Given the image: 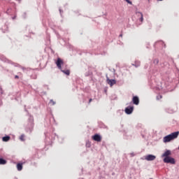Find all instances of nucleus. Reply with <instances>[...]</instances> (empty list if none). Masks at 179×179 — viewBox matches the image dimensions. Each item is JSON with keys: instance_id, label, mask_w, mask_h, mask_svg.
Here are the masks:
<instances>
[{"instance_id": "obj_18", "label": "nucleus", "mask_w": 179, "mask_h": 179, "mask_svg": "<svg viewBox=\"0 0 179 179\" xmlns=\"http://www.w3.org/2000/svg\"><path fill=\"white\" fill-rule=\"evenodd\" d=\"M15 79H18V78H19L18 76H15Z\"/></svg>"}, {"instance_id": "obj_16", "label": "nucleus", "mask_w": 179, "mask_h": 179, "mask_svg": "<svg viewBox=\"0 0 179 179\" xmlns=\"http://www.w3.org/2000/svg\"><path fill=\"white\" fill-rule=\"evenodd\" d=\"M154 63L157 64L159 63V60L157 59H155L154 60Z\"/></svg>"}, {"instance_id": "obj_15", "label": "nucleus", "mask_w": 179, "mask_h": 179, "mask_svg": "<svg viewBox=\"0 0 179 179\" xmlns=\"http://www.w3.org/2000/svg\"><path fill=\"white\" fill-rule=\"evenodd\" d=\"M20 139L22 141H24V135H22L20 138Z\"/></svg>"}, {"instance_id": "obj_19", "label": "nucleus", "mask_w": 179, "mask_h": 179, "mask_svg": "<svg viewBox=\"0 0 179 179\" xmlns=\"http://www.w3.org/2000/svg\"><path fill=\"white\" fill-rule=\"evenodd\" d=\"M92 101V98L90 99V101H89V103H90Z\"/></svg>"}, {"instance_id": "obj_5", "label": "nucleus", "mask_w": 179, "mask_h": 179, "mask_svg": "<svg viewBox=\"0 0 179 179\" xmlns=\"http://www.w3.org/2000/svg\"><path fill=\"white\" fill-rule=\"evenodd\" d=\"M134 111V106H127V108L125 109V113L127 115H130Z\"/></svg>"}, {"instance_id": "obj_8", "label": "nucleus", "mask_w": 179, "mask_h": 179, "mask_svg": "<svg viewBox=\"0 0 179 179\" xmlns=\"http://www.w3.org/2000/svg\"><path fill=\"white\" fill-rule=\"evenodd\" d=\"M132 101L134 103V104L135 105H138L139 104V99L138 96H134Z\"/></svg>"}, {"instance_id": "obj_22", "label": "nucleus", "mask_w": 179, "mask_h": 179, "mask_svg": "<svg viewBox=\"0 0 179 179\" xmlns=\"http://www.w3.org/2000/svg\"><path fill=\"white\" fill-rule=\"evenodd\" d=\"M178 149H179V147H178Z\"/></svg>"}, {"instance_id": "obj_10", "label": "nucleus", "mask_w": 179, "mask_h": 179, "mask_svg": "<svg viewBox=\"0 0 179 179\" xmlns=\"http://www.w3.org/2000/svg\"><path fill=\"white\" fill-rule=\"evenodd\" d=\"M6 164V160L0 158V165H5Z\"/></svg>"}, {"instance_id": "obj_1", "label": "nucleus", "mask_w": 179, "mask_h": 179, "mask_svg": "<svg viewBox=\"0 0 179 179\" xmlns=\"http://www.w3.org/2000/svg\"><path fill=\"white\" fill-rule=\"evenodd\" d=\"M178 135H179V131L172 133L171 134L168 135L164 138V142L169 143V142L177 138Z\"/></svg>"}, {"instance_id": "obj_11", "label": "nucleus", "mask_w": 179, "mask_h": 179, "mask_svg": "<svg viewBox=\"0 0 179 179\" xmlns=\"http://www.w3.org/2000/svg\"><path fill=\"white\" fill-rule=\"evenodd\" d=\"M17 169L19 171H22V164H17Z\"/></svg>"}, {"instance_id": "obj_9", "label": "nucleus", "mask_w": 179, "mask_h": 179, "mask_svg": "<svg viewBox=\"0 0 179 179\" xmlns=\"http://www.w3.org/2000/svg\"><path fill=\"white\" fill-rule=\"evenodd\" d=\"M171 155V152L170 150L166 151L164 155H162L163 157H170L169 156Z\"/></svg>"}, {"instance_id": "obj_14", "label": "nucleus", "mask_w": 179, "mask_h": 179, "mask_svg": "<svg viewBox=\"0 0 179 179\" xmlns=\"http://www.w3.org/2000/svg\"><path fill=\"white\" fill-rule=\"evenodd\" d=\"M50 103L52 105V106H54L55 104V102L53 99H50Z\"/></svg>"}, {"instance_id": "obj_4", "label": "nucleus", "mask_w": 179, "mask_h": 179, "mask_svg": "<svg viewBox=\"0 0 179 179\" xmlns=\"http://www.w3.org/2000/svg\"><path fill=\"white\" fill-rule=\"evenodd\" d=\"M106 82L110 86V87H112L114 85L116 84L115 80H110L108 77H107Z\"/></svg>"}, {"instance_id": "obj_7", "label": "nucleus", "mask_w": 179, "mask_h": 179, "mask_svg": "<svg viewBox=\"0 0 179 179\" xmlns=\"http://www.w3.org/2000/svg\"><path fill=\"white\" fill-rule=\"evenodd\" d=\"M147 161H153L156 159V157L152 155H149L145 158Z\"/></svg>"}, {"instance_id": "obj_12", "label": "nucleus", "mask_w": 179, "mask_h": 179, "mask_svg": "<svg viewBox=\"0 0 179 179\" xmlns=\"http://www.w3.org/2000/svg\"><path fill=\"white\" fill-rule=\"evenodd\" d=\"M10 140V137L9 136H5L3 138V141L4 142H7Z\"/></svg>"}, {"instance_id": "obj_2", "label": "nucleus", "mask_w": 179, "mask_h": 179, "mask_svg": "<svg viewBox=\"0 0 179 179\" xmlns=\"http://www.w3.org/2000/svg\"><path fill=\"white\" fill-rule=\"evenodd\" d=\"M55 64L57 66V68L60 70H62V65L64 64L63 60L60 59V57H58L57 62H55ZM62 72H63L64 74L69 76L70 75V71L69 70H62Z\"/></svg>"}, {"instance_id": "obj_13", "label": "nucleus", "mask_w": 179, "mask_h": 179, "mask_svg": "<svg viewBox=\"0 0 179 179\" xmlns=\"http://www.w3.org/2000/svg\"><path fill=\"white\" fill-rule=\"evenodd\" d=\"M140 15H141V22H142L143 21V13H139Z\"/></svg>"}, {"instance_id": "obj_20", "label": "nucleus", "mask_w": 179, "mask_h": 179, "mask_svg": "<svg viewBox=\"0 0 179 179\" xmlns=\"http://www.w3.org/2000/svg\"><path fill=\"white\" fill-rule=\"evenodd\" d=\"M120 37H122V34H121L120 35Z\"/></svg>"}, {"instance_id": "obj_6", "label": "nucleus", "mask_w": 179, "mask_h": 179, "mask_svg": "<svg viewBox=\"0 0 179 179\" xmlns=\"http://www.w3.org/2000/svg\"><path fill=\"white\" fill-rule=\"evenodd\" d=\"M92 139L95 141H97V142H101V137L98 134H96L94 136H92Z\"/></svg>"}, {"instance_id": "obj_21", "label": "nucleus", "mask_w": 179, "mask_h": 179, "mask_svg": "<svg viewBox=\"0 0 179 179\" xmlns=\"http://www.w3.org/2000/svg\"><path fill=\"white\" fill-rule=\"evenodd\" d=\"M159 1H163V0H159Z\"/></svg>"}, {"instance_id": "obj_17", "label": "nucleus", "mask_w": 179, "mask_h": 179, "mask_svg": "<svg viewBox=\"0 0 179 179\" xmlns=\"http://www.w3.org/2000/svg\"><path fill=\"white\" fill-rule=\"evenodd\" d=\"M124 1H126L129 4H132V2L130 0H124Z\"/></svg>"}, {"instance_id": "obj_3", "label": "nucleus", "mask_w": 179, "mask_h": 179, "mask_svg": "<svg viewBox=\"0 0 179 179\" xmlns=\"http://www.w3.org/2000/svg\"><path fill=\"white\" fill-rule=\"evenodd\" d=\"M164 162L167 164H176L175 159L171 157H165L164 159Z\"/></svg>"}]
</instances>
